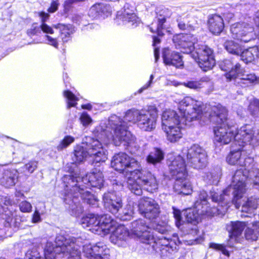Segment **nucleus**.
I'll use <instances>...</instances> for the list:
<instances>
[{
    "label": "nucleus",
    "instance_id": "f257e3e1",
    "mask_svg": "<svg viewBox=\"0 0 259 259\" xmlns=\"http://www.w3.org/2000/svg\"><path fill=\"white\" fill-rule=\"evenodd\" d=\"M158 118V111L154 106H149L147 109L128 110L123 119L113 115L111 116L107 122L110 128V135L104 138L105 143L112 141L116 146L122 145L131 153H136L140 147L136 143V138L128 130L127 122L136 123L142 131L151 132L156 127Z\"/></svg>",
    "mask_w": 259,
    "mask_h": 259
},
{
    "label": "nucleus",
    "instance_id": "f03ea898",
    "mask_svg": "<svg viewBox=\"0 0 259 259\" xmlns=\"http://www.w3.org/2000/svg\"><path fill=\"white\" fill-rule=\"evenodd\" d=\"M70 166V175H65L62 178L63 199L66 208L72 215L77 217L83 210L80 199L88 204L96 205L97 198L88 189L90 187L101 189L103 186L104 177L101 171L95 169L80 177L75 164Z\"/></svg>",
    "mask_w": 259,
    "mask_h": 259
},
{
    "label": "nucleus",
    "instance_id": "7ed1b4c3",
    "mask_svg": "<svg viewBox=\"0 0 259 259\" xmlns=\"http://www.w3.org/2000/svg\"><path fill=\"white\" fill-rule=\"evenodd\" d=\"M227 110L220 104L214 105H204L199 120L201 124H207L216 122L218 125L214 127V142L220 145H227L233 140H235L236 127L232 124L227 118Z\"/></svg>",
    "mask_w": 259,
    "mask_h": 259
},
{
    "label": "nucleus",
    "instance_id": "20e7f679",
    "mask_svg": "<svg viewBox=\"0 0 259 259\" xmlns=\"http://www.w3.org/2000/svg\"><path fill=\"white\" fill-rule=\"evenodd\" d=\"M94 136L96 139L89 138V141L87 142L86 147L78 146L74 149L72 160L73 162L67 164L66 168L70 175L69 170V167L70 168L71 164H75L78 173L79 171L77 166V163L83 161L88 156L93 158L95 162H103L107 159V151L103 146L102 143L107 145L108 143H105L103 141L104 138L110 135V128L108 126L106 121H102L99 126H97L93 131Z\"/></svg>",
    "mask_w": 259,
    "mask_h": 259
},
{
    "label": "nucleus",
    "instance_id": "39448f33",
    "mask_svg": "<svg viewBox=\"0 0 259 259\" xmlns=\"http://www.w3.org/2000/svg\"><path fill=\"white\" fill-rule=\"evenodd\" d=\"M202 102L194 100L190 97H186L179 104L180 115L174 110H167L162 115V130L181 125H190L194 120H199L202 107Z\"/></svg>",
    "mask_w": 259,
    "mask_h": 259
},
{
    "label": "nucleus",
    "instance_id": "423d86ee",
    "mask_svg": "<svg viewBox=\"0 0 259 259\" xmlns=\"http://www.w3.org/2000/svg\"><path fill=\"white\" fill-rule=\"evenodd\" d=\"M246 192L245 177L241 170L237 171L232 178V182L229 186L223 191V193L214 187L210 190L209 194L213 202L218 203L216 207L210 208L208 204V210L211 211L213 208H219L220 210H225L223 214H214V215H224L228 208L231 199L236 208L239 209L240 203L239 200L242 197Z\"/></svg>",
    "mask_w": 259,
    "mask_h": 259
},
{
    "label": "nucleus",
    "instance_id": "0eeeda50",
    "mask_svg": "<svg viewBox=\"0 0 259 259\" xmlns=\"http://www.w3.org/2000/svg\"><path fill=\"white\" fill-rule=\"evenodd\" d=\"M226 160L230 165H237L242 167L237 170L243 171L245 181L247 178L251 180L253 186L259 190V168L254 167L253 159L248 156L246 150L243 147L232 150L227 157Z\"/></svg>",
    "mask_w": 259,
    "mask_h": 259
},
{
    "label": "nucleus",
    "instance_id": "6e6552de",
    "mask_svg": "<svg viewBox=\"0 0 259 259\" xmlns=\"http://www.w3.org/2000/svg\"><path fill=\"white\" fill-rule=\"evenodd\" d=\"M127 186L136 195L142 194V187L153 193L158 189V184L155 177L150 172L143 170L141 167L132 171L128 177Z\"/></svg>",
    "mask_w": 259,
    "mask_h": 259
},
{
    "label": "nucleus",
    "instance_id": "1a4fd4ad",
    "mask_svg": "<svg viewBox=\"0 0 259 259\" xmlns=\"http://www.w3.org/2000/svg\"><path fill=\"white\" fill-rule=\"evenodd\" d=\"M208 195L206 191H200L194 203V208L186 209L184 212L187 222L191 223H198L201 220L202 215L213 216L214 214H223L225 210L213 208L208 210L207 204Z\"/></svg>",
    "mask_w": 259,
    "mask_h": 259
},
{
    "label": "nucleus",
    "instance_id": "9d476101",
    "mask_svg": "<svg viewBox=\"0 0 259 259\" xmlns=\"http://www.w3.org/2000/svg\"><path fill=\"white\" fill-rule=\"evenodd\" d=\"M80 223L83 228H89L93 233L104 236L114 228L116 222L109 214L96 215L89 213L82 218Z\"/></svg>",
    "mask_w": 259,
    "mask_h": 259
},
{
    "label": "nucleus",
    "instance_id": "9b49d317",
    "mask_svg": "<svg viewBox=\"0 0 259 259\" xmlns=\"http://www.w3.org/2000/svg\"><path fill=\"white\" fill-rule=\"evenodd\" d=\"M138 210L142 215L151 221L154 230L164 234L169 229V226L165 223H163V225L156 223V220L160 213V207L154 199L149 197L141 198L139 201Z\"/></svg>",
    "mask_w": 259,
    "mask_h": 259
},
{
    "label": "nucleus",
    "instance_id": "f8f14e48",
    "mask_svg": "<svg viewBox=\"0 0 259 259\" xmlns=\"http://www.w3.org/2000/svg\"><path fill=\"white\" fill-rule=\"evenodd\" d=\"M219 66L221 70L227 72L225 76L228 81L234 80L242 87L248 86L256 80V77L254 74L247 73L241 68L239 63L234 66L230 60L226 59L221 62Z\"/></svg>",
    "mask_w": 259,
    "mask_h": 259
},
{
    "label": "nucleus",
    "instance_id": "ddd939ff",
    "mask_svg": "<svg viewBox=\"0 0 259 259\" xmlns=\"http://www.w3.org/2000/svg\"><path fill=\"white\" fill-rule=\"evenodd\" d=\"M54 249L55 257L57 254L62 253L68 259H81L80 247L81 239H75L68 235L58 234L56 237Z\"/></svg>",
    "mask_w": 259,
    "mask_h": 259
},
{
    "label": "nucleus",
    "instance_id": "4468645a",
    "mask_svg": "<svg viewBox=\"0 0 259 259\" xmlns=\"http://www.w3.org/2000/svg\"><path fill=\"white\" fill-rule=\"evenodd\" d=\"M246 226L245 222H231L226 225V229L229 234V239L226 246L224 244L211 243L209 244V247L216 250L221 251L224 255L229 256V251L226 249V247H233L236 243L240 241L242 232Z\"/></svg>",
    "mask_w": 259,
    "mask_h": 259
},
{
    "label": "nucleus",
    "instance_id": "2eb2a0df",
    "mask_svg": "<svg viewBox=\"0 0 259 259\" xmlns=\"http://www.w3.org/2000/svg\"><path fill=\"white\" fill-rule=\"evenodd\" d=\"M183 156H186L187 164L195 169H202L208 163V156L205 150L198 145L194 144L188 149L182 150Z\"/></svg>",
    "mask_w": 259,
    "mask_h": 259
},
{
    "label": "nucleus",
    "instance_id": "dca6fc26",
    "mask_svg": "<svg viewBox=\"0 0 259 259\" xmlns=\"http://www.w3.org/2000/svg\"><path fill=\"white\" fill-rule=\"evenodd\" d=\"M111 166L120 172H125L127 181L132 171L140 167V163L134 158L130 157L125 153L115 154L111 162Z\"/></svg>",
    "mask_w": 259,
    "mask_h": 259
},
{
    "label": "nucleus",
    "instance_id": "f3484780",
    "mask_svg": "<svg viewBox=\"0 0 259 259\" xmlns=\"http://www.w3.org/2000/svg\"><path fill=\"white\" fill-rule=\"evenodd\" d=\"M191 57L204 71L212 69L215 64L213 51L205 45L196 47L192 53Z\"/></svg>",
    "mask_w": 259,
    "mask_h": 259
},
{
    "label": "nucleus",
    "instance_id": "a211bd4d",
    "mask_svg": "<svg viewBox=\"0 0 259 259\" xmlns=\"http://www.w3.org/2000/svg\"><path fill=\"white\" fill-rule=\"evenodd\" d=\"M149 239V242L147 243L146 245L149 246L147 249L150 252L157 251V249L160 250L165 249L168 252L174 251L177 249V247L180 243L178 236L175 235H173L171 239L163 236L156 238L153 233Z\"/></svg>",
    "mask_w": 259,
    "mask_h": 259
},
{
    "label": "nucleus",
    "instance_id": "6ab92c4d",
    "mask_svg": "<svg viewBox=\"0 0 259 259\" xmlns=\"http://www.w3.org/2000/svg\"><path fill=\"white\" fill-rule=\"evenodd\" d=\"M235 144L239 147H244L246 145L253 146L259 145V133L255 135L252 126L245 124L239 130L237 129L235 134Z\"/></svg>",
    "mask_w": 259,
    "mask_h": 259
},
{
    "label": "nucleus",
    "instance_id": "aec40b11",
    "mask_svg": "<svg viewBox=\"0 0 259 259\" xmlns=\"http://www.w3.org/2000/svg\"><path fill=\"white\" fill-rule=\"evenodd\" d=\"M131 235L132 237L137 238L143 243L147 244L149 242L150 238L153 233L152 224L150 226L146 225L145 221L139 219L133 221L131 225Z\"/></svg>",
    "mask_w": 259,
    "mask_h": 259
},
{
    "label": "nucleus",
    "instance_id": "412c9836",
    "mask_svg": "<svg viewBox=\"0 0 259 259\" xmlns=\"http://www.w3.org/2000/svg\"><path fill=\"white\" fill-rule=\"evenodd\" d=\"M230 31L234 38L244 42H248L256 37L255 28L244 22L232 25Z\"/></svg>",
    "mask_w": 259,
    "mask_h": 259
},
{
    "label": "nucleus",
    "instance_id": "4be33fe9",
    "mask_svg": "<svg viewBox=\"0 0 259 259\" xmlns=\"http://www.w3.org/2000/svg\"><path fill=\"white\" fill-rule=\"evenodd\" d=\"M49 17H42L41 24L34 23L32 25L31 28L28 30V32L30 34H36L42 30L44 33H46L44 36V41L54 47L57 48L58 47V42L56 38L50 36L49 34L54 33L53 28L46 24V21Z\"/></svg>",
    "mask_w": 259,
    "mask_h": 259
},
{
    "label": "nucleus",
    "instance_id": "5701e85b",
    "mask_svg": "<svg viewBox=\"0 0 259 259\" xmlns=\"http://www.w3.org/2000/svg\"><path fill=\"white\" fill-rule=\"evenodd\" d=\"M195 38L190 34H179L175 35L173 38V41L176 47L181 50L185 54H191L195 50L194 47Z\"/></svg>",
    "mask_w": 259,
    "mask_h": 259
},
{
    "label": "nucleus",
    "instance_id": "b1692460",
    "mask_svg": "<svg viewBox=\"0 0 259 259\" xmlns=\"http://www.w3.org/2000/svg\"><path fill=\"white\" fill-rule=\"evenodd\" d=\"M102 200L106 209L113 214L118 213L122 208L121 198L117 196L114 191L105 193L103 195Z\"/></svg>",
    "mask_w": 259,
    "mask_h": 259
},
{
    "label": "nucleus",
    "instance_id": "393cba45",
    "mask_svg": "<svg viewBox=\"0 0 259 259\" xmlns=\"http://www.w3.org/2000/svg\"><path fill=\"white\" fill-rule=\"evenodd\" d=\"M59 234L65 236L68 235L70 237L73 238L75 239H81L82 244L81 245L79 249H80L81 247H82V251L84 255L90 259H94L95 256L102 254L104 251H108V248L102 242H98L95 245H92L91 244L83 245L82 239L81 238H76L62 232ZM80 251H81V250H80Z\"/></svg>",
    "mask_w": 259,
    "mask_h": 259
},
{
    "label": "nucleus",
    "instance_id": "a878e982",
    "mask_svg": "<svg viewBox=\"0 0 259 259\" xmlns=\"http://www.w3.org/2000/svg\"><path fill=\"white\" fill-rule=\"evenodd\" d=\"M169 174L174 179L180 177H187L186 164L183 158L178 155L167 162Z\"/></svg>",
    "mask_w": 259,
    "mask_h": 259
},
{
    "label": "nucleus",
    "instance_id": "bb28decb",
    "mask_svg": "<svg viewBox=\"0 0 259 259\" xmlns=\"http://www.w3.org/2000/svg\"><path fill=\"white\" fill-rule=\"evenodd\" d=\"M131 236L128 230L124 226L120 225L116 228L111 234L110 239L111 242L119 247H125Z\"/></svg>",
    "mask_w": 259,
    "mask_h": 259
},
{
    "label": "nucleus",
    "instance_id": "cd10ccee",
    "mask_svg": "<svg viewBox=\"0 0 259 259\" xmlns=\"http://www.w3.org/2000/svg\"><path fill=\"white\" fill-rule=\"evenodd\" d=\"M3 203L4 206L3 209L4 212H2V218L5 220L4 222V226L6 228H11L12 227H16L13 219V213L9 207L12 206L14 202L10 198L6 197L4 198Z\"/></svg>",
    "mask_w": 259,
    "mask_h": 259
},
{
    "label": "nucleus",
    "instance_id": "c85d7f7f",
    "mask_svg": "<svg viewBox=\"0 0 259 259\" xmlns=\"http://www.w3.org/2000/svg\"><path fill=\"white\" fill-rule=\"evenodd\" d=\"M164 62L167 65H171L177 68L183 66L182 56L177 52L171 51L168 48H164L162 52Z\"/></svg>",
    "mask_w": 259,
    "mask_h": 259
},
{
    "label": "nucleus",
    "instance_id": "c756f323",
    "mask_svg": "<svg viewBox=\"0 0 259 259\" xmlns=\"http://www.w3.org/2000/svg\"><path fill=\"white\" fill-rule=\"evenodd\" d=\"M187 177H180V178H174L176 180L174 189L178 194L187 195L191 193L192 186Z\"/></svg>",
    "mask_w": 259,
    "mask_h": 259
},
{
    "label": "nucleus",
    "instance_id": "7c9ffc66",
    "mask_svg": "<svg viewBox=\"0 0 259 259\" xmlns=\"http://www.w3.org/2000/svg\"><path fill=\"white\" fill-rule=\"evenodd\" d=\"M113 8L109 4L104 3H96L93 5L89 11V16H111L112 14Z\"/></svg>",
    "mask_w": 259,
    "mask_h": 259
},
{
    "label": "nucleus",
    "instance_id": "2f4dec72",
    "mask_svg": "<svg viewBox=\"0 0 259 259\" xmlns=\"http://www.w3.org/2000/svg\"><path fill=\"white\" fill-rule=\"evenodd\" d=\"M3 177L0 179L1 183L5 187L13 186L16 184L18 171L15 169H4Z\"/></svg>",
    "mask_w": 259,
    "mask_h": 259
},
{
    "label": "nucleus",
    "instance_id": "473e14b6",
    "mask_svg": "<svg viewBox=\"0 0 259 259\" xmlns=\"http://www.w3.org/2000/svg\"><path fill=\"white\" fill-rule=\"evenodd\" d=\"M182 125L172 126L163 129V131L166 134L167 140L170 143H176L178 142L183 137L181 132Z\"/></svg>",
    "mask_w": 259,
    "mask_h": 259
},
{
    "label": "nucleus",
    "instance_id": "72a5a7b5",
    "mask_svg": "<svg viewBox=\"0 0 259 259\" xmlns=\"http://www.w3.org/2000/svg\"><path fill=\"white\" fill-rule=\"evenodd\" d=\"M113 23L117 26L125 25L127 27L134 28L141 23L139 17H114Z\"/></svg>",
    "mask_w": 259,
    "mask_h": 259
},
{
    "label": "nucleus",
    "instance_id": "f704fd0d",
    "mask_svg": "<svg viewBox=\"0 0 259 259\" xmlns=\"http://www.w3.org/2000/svg\"><path fill=\"white\" fill-rule=\"evenodd\" d=\"M208 28L213 34H219L224 27V20L222 17H210L208 20Z\"/></svg>",
    "mask_w": 259,
    "mask_h": 259
},
{
    "label": "nucleus",
    "instance_id": "c9c22d12",
    "mask_svg": "<svg viewBox=\"0 0 259 259\" xmlns=\"http://www.w3.org/2000/svg\"><path fill=\"white\" fill-rule=\"evenodd\" d=\"M53 26L60 30V36L64 42L68 41L71 39V35L75 31L74 27L70 24L65 25L59 23L57 25H54Z\"/></svg>",
    "mask_w": 259,
    "mask_h": 259
},
{
    "label": "nucleus",
    "instance_id": "e433bc0d",
    "mask_svg": "<svg viewBox=\"0 0 259 259\" xmlns=\"http://www.w3.org/2000/svg\"><path fill=\"white\" fill-rule=\"evenodd\" d=\"M241 53L240 57L243 62L245 63L251 62L255 57L259 58V46L249 48Z\"/></svg>",
    "mask_w": 259,
    "mask_h": 259
},
{
    "label": "nucleus",
    "instance_id": "4c0bfd02",
    "mask_svg": "<svg viewBox=\"0 0 259 259\" xmlns=\"http://www.w3.org/2000/svg\"><path fill=\"white\" fill-rule=\"evenodd\" d=\"M210 81L207 76H203L199 80H191L184 82L182 84L185 87L191 89L198 90L204 88Z\"/></svg>",
    "mask_w": 259,
    "mask_h": 259
},
{
    "label": "nucleus",
    "instance_id": "58836bf2",
    "mask_svg": "<svg viewBox=\"0 0 259 259\" xmlns=\"http://www.w3.org/2000/svg\"><path fill=\"white\" fill-rule=\"evenodd\" d=\"M164 158V153L159 148H155L151 151L147 157L146 160L148 163L152 164L160 162Z\"/></svg>",
    "mask_w": 259,
    "mask_h": 259
},
{
    "label": "nucleus",
    "instance_id": "ea45409f",
    "mask_svg": "<svg viewBox=\"0 0 259 259\" xmlns=\"http://www.w3.org/2000/svg\"><path fill=\"white\" fill-rule=\"evenodd\" d=\"M222 176V170L220 167H217L210 171L206 173L204 177L208 183L210 184H217Z\"/></svg>",
    "mask_w": 259,
    "mask_h": 259
},
{
    "label": "nucleus",
    "instance_id": "a19ab883",
    "mask_svg": "<svg viewBox=\"0 0 259 259\" xmlns=\"http://www.w3.org/2000/svg\"><path fill=\"white\" fill-rule=\"evenodd\" d=\"M245 237L248 240L256 241L259 237V222H254L245 231Z\"/></svg>",
    "mask_w": 259,
    "mask_h": 259
},
{
    "label": "nucleus",
    "instance_id": "79ce46f5",
    "mask_svg": "<svg viewBox=\"0 0 259 259\" xmlns=\"http://www.w3.org/2000/svg\"><path fill=\"white\" fill-rule=\"evenodd\" d=\"M258 205L257 200L255 197L248 198L241 206V211L251 214L254 212Z\"/></svg>",
    "mask_w": 259,
    "mask_h": 259
},
{
    "label": "nucleus",
    "instance_id": "37998d69",
    "mask_svg": "<svg viewBox=\"0 0 259 259\" xmlns=\"http://www.w3.org/2000/svg\"><path fill=\"white\" fill-rule=\"evenodd\" d=\"M225 49L230 54L239 55L242 51L241 46L233 40H227L224 45Z\"/></svg>",
    "mask_w": 259,
    "mask_h": 259
},
{
    "label": "nucleus",
    "instance_id": "c03bdc74",
    "mask_svg": "<svg viewBox=\"0 0 259 259\" xmlns=\"http://www.w3.org/2000/svg\"><path fill=\"white\" fill-rule=\"evenodd\" d=\"M165 21V17H162L161 19H157L155 22L152 23L150 28L151 31L154 32V29H155L158 35L162 36L164 34L163 30L164 28V24Z\"/></svg>",
    "mask_w": 259,
    "mask_h": 259
},
{
    "label": "nucleus",
    "instance_id": "a18cd8bd",
    "mask_svg": "<svg viewBox=\"0 0 259 259\" xmlns=\"http://www.w3.org/2000/svg\"><path fill=\"white\" fill-rule=\"evenodd\" d=\"M120 210L118 212V213L114 214L117 218H119L122 221L130 220L133 217L134 214V211L131 205H127L122 212H120Z\"/></svg>",
    "mask_w": 259,
    "mask_h": 259
},
{
    "label": "nucleus",
    "instance_id": "49530a36",
    "mask_svg": "<svg viewBox=\"0 0 259 259\" xmlns=\"http://www.w3.org/2000/svg\"><path fill=\"white\" fill-rule=\"evenodd\" d=\"M63 95L64 97L66 99L67 108L75 107L76 105L77 101L78 100V99L71 92L68 90L64 91Z\"/></svg>",
    "mask_w": 259,
    "mask_h": 259
},
{
    "label": "nucleus",
    "instance_id": "de8ad7c7",
    "mask_svg": "<svg viewBox=\"0 0 259 259\" xmlns=\"http://www.w3.org/2000/svg\"><path fill=\"white\" fill-rule=\"evenodd\" d=\"M37 161H31L19 168V170L20 172L24 173L25 176H27L28 174L32 173L37 168Z\"/></svg>",
    "mask_w": 259,
    "mask_h": 259
},
{
    "label": "nucleus",
    "instance_id": "09e8293b",
    "mask_svg": "<svg viewBox=\"0 0 259 259\" xmlns=\"http://www.w3.org/2000/svg\"><path fill=\"white\" fill-rule=\"evenodd\" d=\"M135 8L128 4H125L123 8L117 13L116 16H129L135 14Z\"/></svg>",
    "mask_w": 259,
    "mask_h": 259
},
{
    "label": "nucleus",
    "instance_id": "8fccbe9b",
    "mask_svg": "<svg viewBox=\"0 0 259 259\" xmlns=\"http://www.w3.org/2000/svg\"><path fill=\"white\" fill-rule=\"evenodd\" d=\"M248 110L252 116H259V100L256 99L252 100L249 105Z\"/></svg>",
    "mask_w": 259,
    "mask_h": 259
},
{
    "label": "nucleus",
    "instance_id": "3c124183",
    "mask_svg": "<svg viewBox=\"0 0 259 259\" xmlns=\"http://www.w3.org/2000/svg\"><path fill=\"white\" fill-rule=\"evenodd\" d=\"M74 141V138L71 136H66L64 139L60 142L57 146L58 150H62L68 146Z\"/></svg>",
    "mask_w": 259,
    "mask_h": 259
},
{
    "label": "nucleus",
    "instance_id": "603ef678",
    "mask_svg": "<svg viewBox=\"0 0 259 259\" xmlns=\"http://www.w3.org/2000/svg\"><path fill=\"white\" fill-rule=\"evenodd\" d=\"M79 120L82 126L84 127H88L92 124L93 120L91 117L86 112H83L80 116Z\"/></svg>",
    "mask_w": 259,
    "mask_h": 259
},
{
    "label": "nucleus",
    "instance_id": "864d4df0",
    "mask_svg": "<svg viewBox=\"0 0 259 259\" xmlns=\"http://www.w3.org/2000/svg\"><path fill=\"white\" fill-rule=\"evenodd\" d=\"M19 209L22 212H30L32 210V205L30 203L27 201L21 202L19 205Z\"/></svg>",
    "mask_w": 259,
    "mask_h": 259
},
{
    "label": "nucleus",
    "instance_id": "5fc2aeb1",
    "mask_svg": "<svg viewBox=\"0 0 259 259\" xmlns=\"http://www.w3.org/2000/svg\"><path fill=\"white\" fill-rule=\"evenodd\" d=\"M173 209V214L174 217L176 220V225L177 227L179 228L181 225L182 217H181V212L180 210L176 208L175 207H172Z\"/></svg>",
    "mask_w": 259,
    "mask_h": 259
},
{
    "label": "nucleus",
    "instance_id": "6e6d98bb",
    "mask_svg": "<svg viewBox=\"0 0 259 259\" xmlns=\"http://www.w3.org/2000/svg\"><path fill=\"white\" fill-rule=\"evenodd\" d=\"M160 39L157 36H154L153 37V46L156 47L157 44H159ZM154 57L155 60L156 62L159 57V49L156 47L154 48Z\"/></svg>",
    "mask_w": 259,
    "mask_h": 259
},
{
    "label": "nucleus",
    "instance_id": "4d7b16f0",
    "mask_svg": "<svg viewBox=\"0 0 259 259\" xmlns=\"http://www.w3.org/2000/svg\"><path fill=\"white\" fill-rule=\"evenodd\" d=\"M60 5L59 0H53L50 4V7L47 9L48 13H53L56 12Z\"/></svg>",
    "mask_w": 259,
    "mask_h": 259
},
{
    "label": "nucleus",
    "instance_id": "13d9d810",
    "mask_svg": "<svg viewBox=\"0 0 259 259\" xmlns=\"http://www.w3.org/2000/svg\"><path fill=\"white\" fill-rule=\"evenodd\" d=\"M178 27L180 29L185 30L188 28L189 27H191V25L189 24L187 20L185 19V17H183V18L180 19L178 20Z\"/></svg>",
    "mask_w": 259,
    "mask_h": 259
},
{
    "label": "nucleus",
    "instance_id": "bf43d9fd",
    "mask_svg": "<svg viewBox=\"0 0 259 259\" xmlns=\"http://www.w3.org/2000/svg\"><path fill=\"white\" fill-rule=\"evenodd\" d=\"M155 12L159 16H163L169 14L168 9L162 6L157 7Z\"/></svg>",
    "mask_w": 259,
    "mask_h": 259
},
{
    "label": "nucleus",
    "instance_id": "052dcab7",
    "mask_svg": "<svg viewBox=\"0 0 259 259\" xmlns=\"http://www.w3.org/2000/svg\"><path fill=\"white\" fill-rule=\"evenodd\" d=\"M154 78V76L153 74H151L150 76V79L145 84H144L142 87H141L138 91V93L139 94L142 93L144 91L148 89L149 88H150L153 82V80Z\"/></svg>",
    "mask_w": 259,
    "mask_h": 259
},
{
    "label": "nucleus",
    "instance_id": "680f3d73",
    "mask_svg": "<svg viewBox=\"0 0 259 259\" xmlns=\"http://www.w3.org/2000/svg\"><path fill=\"white\" fill-rule=\"evenodd\" d=\"M41 221L40 213L38 210H35L33 214L32 222L37 223Z\"/></svg>",
    "mask_w": 259,
    "mask_h": 259
},
{
    "label": "nucleus",
    "instance_id": "e2e57ef3",
    "mask_svg": "<svg viewBox=\"0 0 259 259\" xmlns=\"http://www.w3.org/2000/svg\"><path fill=\"white\" fill-rule=\"evenodd\" d=\"M109 249L108 251H104L102 254L96 256L94 259H109Z\"/></svg>",
    "mask_w": 259,
    "mask_h": 259
},
{
    "label": "nucleus",
    "instance_id": "0e129e2a",
    "mask_svg": "<svg viewBox=\"0 0 259 259\" xmlns=\"http://www.w3.org/2000/svg\"><path fill=\"white\" fill-rule=\"evenodd\" d=\"M72 1L71 0H67L64 2V10L65 12H68L70 10L71 8V5L73 4Z\"/></svg>",
    "mask_w": 259,
    "mask_h": 259
},
{
    "label": "nucleus",
    "instance_id": "69168bd1",
    "mask_svg": "<svg viewBox=\"0 0 259 259\" xmlns=\"http://www.w3.org/2000/svg\"><path fill=\"white\" fill-rule=\"evenodd\" d=\"M15 196L16 197L25 198L24 194L20 191H16L15 193Z\"/></svg>",
    "mask_w": 259,
    "mask_h": 259
},
{
    "label": "nucleus",
    "instance_id": "338daca9",
    "mask_svg": "<svg viewBox=\"0 0 259 259\" xmlns=\"http://www.w3.org/2000/svg\"><path fill=\"white\" fill-rule=\"evenodd\" d=\"M82 109L91 110L92 108V106L90 104H84L81 106Z\"/></svg>",
    "mask_w": 259,
    "mask_h": 259
},
{
    "label": "nucleus",
    "instance_id": "774afa93",
    "mask_svg": "<svg viewBox=\"0 0 259 259\" xmlns=\"http://www.w3.org/2000/svg\"><path fill=\"white\" fill-rule=\"evenodd\" d=\"M39 16H49V14L48 13H46L45 12H42L40 13Z\"/></svg>",
    "mask_w": 259,
    "mask_h": 259
}]
</instances>
